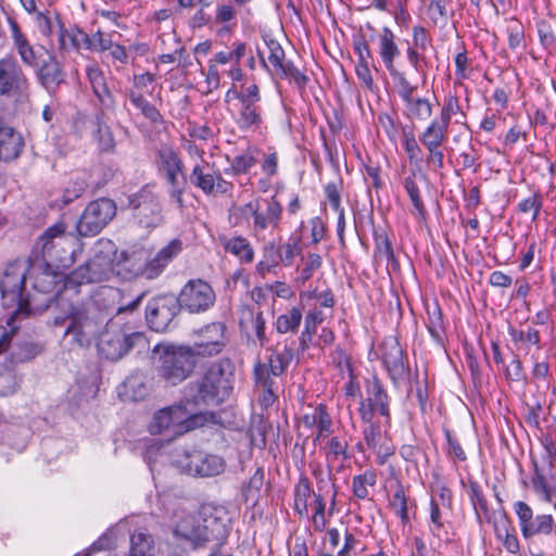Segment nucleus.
I'll return each mask as SVG.
<instances>
[{"instance_id": "obj_2", "label": "nucleus", "mask_w": 556, "mask_h": 556, "mask_svg": "<svg viewBox=\"0 0 556 556\" xmlns=\"http://www.w3.org/2000/svg\"><path fill=\"white\" fill-rule=\"evenodd\" d=\"M63 222L48 227L36 241L29 255H36L37 268L51 266L55 270H66L74 264V237L66 235Z\"/></svg>"}, {"instance_id": "obj_1", "label": "nucleus", "mask_w": 556, "mask_h": 556, "mask_svg": "<svg viewBox=\"0 0 556 556\" xmlns=\"http://www.w3.org/2000/svg\"><path fill=\"white\" fill-rule=\"evenodd\" d=\"M235 364L228 357L213 362L195 380L185 386V403L197 413L206 414V424L214 422L216 414L210 410L223 404L231 394Z\"/></svg>"}, {"instance_id": "obj_28", "label": "nucleus", "mask_w": 556, "mask_h": 556, "mask_svg": "<svg viewBox=\"0 0 556 556\" xmlns=\"http://www.w3.org/2000/svg\"><path fill=\"white\" fill-rule=\"evenodd\" d=\"M58 42L60 51L87 50L90 43L89 34L77 26L66 28L63 23H59Z\"/></svg>"}, {"instance_id": "obj_16", "label": "nucleus", "mask_w": 556, "mask_h": 556, "mask_svg": "<svg viewBox=\"0 0 556 556\" xmlns=\"http://www.w3.org/2000/svg\"><path fill=\"white\" fill-rule=\"evenodd\" d=\"M226 331L227 326L222 321L203 326L194 332L195 340L190 345L191 351L199 359L220 354L227 344Z\"/></svg>"}, {"instance_id": "obj_24", "label": "nucleus", "mask_w": 556, "mask_h": 556, "mask_svg": "<svg viewBox=\"0 0 556 556\" xmlns=\"http://www.w3.org/2000/svg\"><path fill=\"white\" fill-rule=\"evenodd\" d=\"M418 178L424 180L427 179L420 167L410 168L409 175L403 179L402 184L413 205V210L410 211L412 214L419 220H426L428 211L421 195Z\"/></svg>"}, {"instance_id": "obj_63", "label": "nucleus", "mask_w": 556, "mask_h": 556, "mask_svg": "<svg viewBox=\"0 0 556 556\" xmlns=\"http://www.w3.org/2000/svg\"><path fill=\"white\" fill-rule=\"evenodd\" d=\"M96 139L98 150L101 153H113L115 151V139L109 126L98 123Z\"/></svg>"}, {"instance_id": "obj_62", "label": "nucleus", "mask_w": 556, "mask_h": 556, "mask_svg": "<svg viewBox=\"0 0 556 556\" xmlns=\"http://www.w3.org/2000/svg\"><path fill=\"white\" fill-rule=\"evenodd\" d=\"M231 51H220L217 52L211 62L216 64H227L231 61L233 63H240L241 60L245 56L247 53V43L243 41H233Z\"/></svg>"}, {"instance_id": "obj_10", "label": "nucleus", "mask_w": 556, "mask_h": 556, "mask_svg": "<svg viewBox=\"0 0 556 556\" xmlns=\"http://www.w3.org/2000/svg\"><path fill=\"white\" fill-rule=\"evenodd\" d=\"M132 218L142 228H155L163 222L162 205L153 186L144 185L128 197Z\"/></svg>"}, {"instance_id": "obj_43", "label": "nucleus", "mask_w": 556, "mask_h": 556, "mask_svg": "<svg viewBox=\"0 0 556 556\" xmlns=\"http://www.w3.org/2000/svg\"><path fill=\"white\" fill-rule=\"evenodd\" d=\"M241 105L242 108L238 119L239 128L241 130L258 128L263 122L261 106L249 102Z\"/></svg>"}, {"instance_id": "obj_7", "label": "nucleus", "mask_w": 556, "mask_h": 556, "mask_svg": "<svg viewBox=\"0 0 556 556\" xmlns=\"http://www.w3.org/2000/svg\"><path fill=\"white\" fill-rule=\"evenodd\" d=\"M27 268L22 261L9 263L0 279L2 304L7 308L15 307L16 314L30 313V296L26 291Z\"/></svg>"}, {"instance_id": "obj_35", "label": "nucleus", "mask_w": 556, "mask_h": 556, "mask_svg": "<svg viewBox=\"0 0 556 556\" xmlns=\"http://www.w3.org/2000/svg\"><path fill=\"white\" fill-rule=\"evenodd\" d=\"M316 494L309 479L301 473L293 489V509L299 517H306L308 514V498Z\"/></svg>"}, {"instance_id": "obj_53", "label": "nucleus", "mask_w": 556, "mask_h": 556, "mask_svg": "<svg viewBox=\"0 0 556 556\" xmlns=\"http://www.w3.org/2000/svg\"><path fill=\"white\" fill-rule=\"evenodd\" d=\"M506 34L510 50L523 49L526 47L525 26L516 17L506 21Z\"/></svg>"}, {"instance_id": "obj_6", "label": "nucleus", "mask_w": 556, "mask_h": 556, "mask_svg": "<svg viewBox=\"0 0 556 556\" xmlns=\"http://www.w3.org/2000/svg\"><path fill=\"white\" fill-rule=\"evenodd\" d=\"M146 344L147 338L143 332L130 331L125 325L121 326L116 320L110 319L99 339L98 350L102 357L116 362L136 348L143 349Z\"/></svg>"}, {"instance_id": "obj_8", "label": "nucleus", "mask_w": 556, "mask_h": 556, "mask_svg": "<svg viewBox=\"0 0 556 556\" xmlns=\"http://www.w3.org/2000/svg\"><path fill=\"white\" fill-rule=\"evenodd\" d=\"M181 309L173 293H162L151 298L144 308L148 328L154 332H168L179 326Z\"/></svg>"}, {"instance_id": "obj_52", "label": "nucleus", "mask_w": 556, "mask_h": 556, "mask_svg": "<svg viewBox=\"0 0 556 556\" xmlns=\"http://www.w3.org/2000/svg\"><path fill=\"white\" fill-rule=\"evenodd\" d=\"M243 318L250 319L255 332V336L260 342L261 346H264L268 342V338L266 336V320L264 318L263 312L254 313V311L247 306L242 311V318L240 319V326L243 325Z\"/></svg>"}, {"instance_id": "obj_5", "label": "nucleus", "mask_w": 556, "mask_h": 556, "mask_svg": "<svg viewBox=\"0 0 556 556\" xmlns=\"http://www.w3.org/2000/svg\"><path fill=\"white\" fill-rule=\"evenodd\" d=\"M206 414L194 412L185 403L182 395L178 403L159 409L154 413L149 426L152 434H162L172 430L174 435H182L206 425Z\"/></svg>"}, {"instance_id": "obj_48", "label": "nucleus", "mask_w": 556, "mask_h": 556, "mask_svg": "<svg viewBox=\"0 0 556 556\" xmlns=\"http://www.w3.org/2000/svg\"><path fill=\"white\" fill-rule=\"evenodd\" d=\"M375 242V255L380 258H386L388 262L395 263V255L392 243L382 228H374L372 231Z\"/></svg>"}, {"instance_id": "obj_14", "label": "nucleus", "mask_w": 556, "mask_h": 556, "mask_svg": "<svg viewBox=\"0 0 556 556\" xmlns=\"http://www.w3.org/2000/svg\"><path fill=\"white\" fill-rule=\"evenodd\" d=\"M180 309L185 308L191 314H200L208 311L216 301V294L212 286L203 279H191L176 295Z\"/></svg>"}, {"instance_id": "obj_4", "label": "nucleus", "mask_w": 556, "mask_h": 556, "mask_svg": "<svg viewBox=\"0 0 556 556\" xmlns=\"http://www.w3.org/2000/svg\"><path fill=\"white\" fill-rule=\"evenodd\" d=\"M269 353L267 361L257 359L253 365V380L257 388L262 389L261 404L271 406L277 400L276 379L282 376L294 357V350L291 345L285 344L280 351L278 345L267 348Z\"/></svg>"}, {"instance_id": "obj_38", "label": "nucleus", "mask_w": 556, "mask_h": 556, "mask_svg": "<svg viewBox=\"0 0 556 556\" xmlns=\"http://www.w3.org/2000/svg\"><path fill=\"white\" fill-rule=\"evenodd\" d=\"M175 535L189 541L193 548L203 547L212 540V532L206 526H192L191 529H186L185 526H178Z\"/></svg>"}, {"instance_id": "obj_50", "label": "nucleus", "mask_w": 556, "mask_h": 556, "mask_svg": "<svg viewBox=\"0 0 556 556\" xmlns=\"http://www.w3.org/2000/svg\"><path fill=\"white\" fill-rule=\"evenodd\" d=\"M495 538L502 542L503 546L509 554H517L520 551L519 539L516 534L514 527L502 528L500 522H493L492 525Z\"/></svg>"}, {"instance_id": "obj_13", "label": "nucleus", "mask_w": 556, "mask_h": 556, "mask_svg": "<svg viewBox=\"0 0 556 556\" xmlns=\"http://www.w3.org/2000/svg\"><path fill=\"white\" fill-rule=\"evenodd\" d=\"M544 447L547 455L544 464L539 465L535 460H532L531 484L533 491L544 502L549 503L556 495V448L551 441H547Z\"/></svg>"}, {"instance_id": "obj_12", "label": "nucleus", "mask_w": 556, "mask_h": 556, "mask_svg": "<svg viewBox=\"0 0 556 556\" xmlns=\"http://www.w3.org/2000/svg\"><path fill=\"white\" fill-rule=\"evenodd\" d=\"M30 83L14 58L0 60V98L22 102L29 94Z\"/></svg>"}, {"instance_id": "obj_3", "label": "nucleus", "mask_w": 556, "mask_h": 556, "mask_svg": "<svg viewBox=\"0 0 556 556\" xmlns=\"http://www.w3.org/2000/svg\"><path fill=\"white\" fill-rule=\"evenodd\" d=\"M153 353L156 356L157 377L170 387H176L190 378L199 362L189 344H157Z\"/></svg>"}, {"instance_id": "obj_21", "label": "nucleus", "mask_w": 556, "mask_h": 556, "mask_svg": "<svg viewBox=\"0 0 556 556\" xmlns=\"http://www.w3.org/2000/svg\"><path fill=\"white\" fill-rule=\"evenodd\" d=\"M463 488L466 490L470 504L472 505L476 520L482 526L484 522L493 525L496 522V513L491 511L486 495L480 483L471 478L467 482L460 481Z\"/></svg>"}, {"instance_id": "obj_31", "label": "nucleus", "mask_w": 556, "mask_h": 556, "mask_svg": "<svg viewBox=\"0 0 556 556\" xmlns=\"http://www.w3.org/2000/svg\"><path fill=\"white\" fill-rule=\"evenodd\" d=\"M238 10L232 2L217 3L215 8L214 24L220 27L216 30L217 37L231 35L238 25Z\"/></svg>"}, {"instance_id": "obj_54", "label": "nucleus", "mask_w": 556, "mask_h": 556, "mask_svg": "<svg viewBox=\"0 0 556 556\" xmlns=\"http://www.w3.org/2000/svg\"><path fill=\"white\" fill-rule=\"evenodd\" d=\"M405 106L406 116L410 119L426 121L432 115V104L426 98H414Z\"/></svg>"}, {"instance_id": "obj_44", "label": "nucleus", "mask_w": 556, "mask_h": 556, "mask_svg": "<svg viewBox=\"0 0 556 556\" xmlns=\"http://www.w3.org/2000/svg\"><path fill=\"white\" fill-rule=\"evenodd\" d=\"M448 127L439 123V119L434 118L419 136V141L422 146L437 144L443 146L447 139Z\"/></svg>"}, {"instance_id": "obj_59", "label": "nucleus", "mask_w": 556, "mask_h": 556, "mask_svg": "<svg viewBox=\"0 0 556 556\" xmlns=\"http://www.w3.org/2000/svg\"><path fill=\"white\" fill-rule=\"evenodd\" d=\"M402 144L407 154L410 164H415L416 168L420 167L419 163L422 161V150L416 140L413 129H403Z\"/></svg>"}, {"instance_id": "obj_56", "label": "nucleus", "mask_w": 556, "mask_h": 556, "mask_svg": "<svg viewBox=\"0 0 556 556\" xmlns=\"http://www.w3.org/2000/svg\"><path fill=\"white\" fill-rule=\"evenodd\" d=\"M278 252L280 254L279 261L285 267L293 264L294 258L302 252L301 237L296 235L290 236L286 243L278 244Z\"/></svg>"}, {"instance_id": "obj_51", "label": "nucleus", "mask_w": 556, "mask_h": 556, "mask_svg": "<svg viewBox=\"0 0 556 556\" xmlns=\"http://www.w3.org/2000/svg\"><path fill=\"white\" fill-rule=\"evenodd\" d=\"M276 70L279 72V76L282 79H288L290 83H293L301 92L305 90L308 77L302 73L292 61L288 60L282 62L281 66H278Z\"/></svg>"}, {"instance_id": "obj_30", "label": "nucleus", "mask_w": 556, "mask_h": 556, "mask_svg": "<svg viewBox=\"0 0 556 556\" xmlns=\"http://www.w3.org/2000/svg\"><path fill=\"white\" fill-rule=\"evenodd\" d=\"M218 240L225 252L237 257L241 264H251L253 262L254 249L245 237L235 236L228 238L220 236Z\"/></svg>"}, {"instance_id": "obj_22", "label": "nucleus", "mask_w": 556, "mask_h": 556, "mask_svg": "<svg viewBox=\"0 0 556 556\" xmlns=\"http://www.w3.org/2000/svg\"><path fill=\"white\" fill-rule=\"evenodd\" d=\"M353 49L357 55L355 73L358 79L370 89L374 85V78L369 68V60L372 59V53L369 48V40L366 38L362 28L353 36Z\"/></svg>"}, {"instance_id": "obj_37", "label": "nucleus", "mask_w": 556, "mask_h": 556, "mask_svg": "<svg viewBox=\"0 0 556 556\" xmlns=\"http://www.w3.org/2000/svg\"><path fill=\"white\" fill-rule=\"evenodd\" d=\"M278 244L275 241H269L264 244L262 249V260L256 264V273L265 278L269 273H277L280 267L281 261H279Z\"/></svg>"}, {"instance_id": "obj_49", "label": "nucleus", "mask_w": 556, "mask_h": 556, "mask_svg": "<svg viewBox=\"0 0 556 556\" xmlns=\"http://www.w3.org/2000/svg\"><path fill=\"white\" fill-rule=\"evenodd\" d=\"M536 29L542 47L552 52L556 48V20H540Z\"/></svg>"}, {"instance_id": "obj_20", "label": "nucleus", "mask_w": 556, "mask_h": 556, "mask_svg": "<svg viewBox=\"0 0 556 556\" xmlns=\"http://www.w3.org/2000/svg\"><path fill=\"white\" fill-rule=\"evenodd\" d=\"M189 472L200 477H215L225 471V459L216 454L193 450L186 455Z\"/></svg>"}, {"instance_id": "obj_11", "label": "nucleus", "mask_w": 556, "mask_h": 556, "mask_svg": "<svg viewBox=\"0 0 556 556\" xmlns=\"http://www.w3.org/2000/svg\"><path fill=\"white\" fill-rule=\"evenodd\" d=\"M116 203L109 198L91 201L76 223V231L80 237H94L115 217Z\"/></svg>"}, {"instance_id": "obj_33", "label": "nucleus", "mask_w": 556, "mask_h": 556, "mask_svg": "<svg viewBox=\"0 0 556 556\" xmlns=\"http://www.w3.org/2000/svg\"><path fill=\"white\" fill-rule=\"evenodd\" d=\"M87 77L91 85L94 96L98 98L101 105L105 109H111L115 104L114 97L108 87L105 76L99 66L87 67Z\"/></svg>"}, {"instance_id": "obj_26", "label": "nucleus", "mask_w": 556, "mask_h": 556, "mask_svg": "<svg viewBox=\"0 0 556 556\" xmlns=\"http://www.w3.org/2000/svg\"><path fill=\"white\" fill-rule=\"evenodd\" d=\"M153 164L159 176L185 172L180 153L168 144H163L155 150Z\"/></svg>"}, {"instance_id": "obj_64", "label": "nucleus", "mask_w": 556, "mask_h": 556, "mask_svg": "<svg viewBox=\"0 0 556 556\" xmlns=\"http://www.w3.org/2000/svg\"><path fill=\"white\" fill-rule=\"evenodd\" d=\"M392 79L395 81L397 87V93L404 103L414 99V92L417 90V86L412 85L405 77L404 73L399 70L389 73Z\"/></svg>"}, {"instance_id": "obj_41", "label": "nucleus", "mask_w": 556, "mask_h": 556, "mask_svg": "<svg viewBox=\"0 0 556 556\" xmlns=\"http://www.w3.org/2000/svg\"><path fill=\"white\" fill-rule=\"evenodd\" d=\"M130 103L137 108L141 114L149 119L152 124H163L164 118L160 111L150 103L142 93L135 90L128 92Z\"/></svg>"}, {"instance_id": "obj_55", "label": "nucleus", "mask_w": 556, "mask_h": 556, "mask_svg": "<svg viewBox=\"0 0 556 556\" xmlns=\"http://www.w3.org/2000/svg\"><path fill=\"white\" fill-rule=\"evenodd\" d=\"M427 314H428L427 329H428L430 336L433 338V340L437 343L443 344L445 328H444L443 316H442L440 306L435 305L432 311L428 309Z\"/></svg>"}, {"instance_id": "obj_19", "label": "nucleus", "mask_w": 556, "mask_h": 556, "mask_svg": "<svg viewBox=\"0 0 556 556\" xmlns=\"http://www.w3.org/2000/svg\"><path fill=\"white\" fill-rule=\"evenodd\" d=\"M40 49L46 58L34 68L38 83L48 91H55L66 81V73L63 65L58 61L55 54L43 46Z\"/></svg>"}, {"instance_id": "obj_15", "label": "nucleus", "mask_w": 556, "mask_h": 556, "mask_svg": "<svg viewBox=\"0 0 556 556\" xmlns=\"http://www.w3.org/2000/svg\"><path fill=\"white\" fill-rule=\"evenodd\" d=\"M513 508L518 518L522 538L526 541L538 535H549L556 529V522L552 515L539 514L534 516L531 506L523 501L515 502Z\"/></svg>"}, {"instance_id": "obj_17", "label": "nucleus", "mask_w": 556, "mask_h": 556, "mask_svg": "<svg viewBox=\"0 0 556 556\" xmlns=\"http://www.w3.org/2000/svg\"><path fill=\"white\" fill-rule=\"evenodd\" d=\"M381 361L388 376L395 389H400L402 382L409 378L410 369L404 351L395 337H387L381 345Z\"/></svg>"}, {"instance_id": "obj_60", "label": "nucleus", "mask_w": 556, "mask_h": 556, "mask_svg": "<svg viewBox=\"0 0 556 556\" xmlns=\"http://www.w3.org/2000/svg\"><path fill=\"white\" fill-rule=\"evenodd\" d=\"M508 334L510 336L514 343L535 345L539 350L541 349L540 331L533 327H528L527 329H516L510 326L508 328Z\"/></svg>"}, {"instance_id": "obj_27", "label": "nucleus", "mask_w": 556, "mask_h": 556, "mask_svg": "<svg viewBox=\"0 0 556 556\" xmlns=\"http://www.w3.org/2000/svg\"><path fill=\"white\" fill-rule=\"evenodd\" d=\"M182 251V241L179 238L170 240L156 255L147 263L148 278L157 277L164 268Z\"/></svg>"}, {"instance_id": "obj_9", "label": "nucleus", "mask_w": 556, "mask_h": 556, "mask_svg": "<svg viewBox=\"0 0 556 556\" xmlns=\"http://www.w3.org/2000/svg\"><path fill=\"white\" fill-rule=\"evenodd\" d=\"M68 325L66 336H72V341L79 346L90 343V336L94 334L103 324L105 317L89 304H68Z\"/></svg>"}, {"instance_id": "obj_42", "label": "nucleus", "mask_w": 556, "mask_h": 556, "mask_svg": "<svg viewBox=\"0 0 556 556\" xmlns=\"http://www.w3.org/2000/svg\"><path fill=\"white\" fill-rule=\"evenodd\" d=\"M390 508L401 519L403 526L409 522L408 516V497L405 494L403 484L397 481L394 493L389 501Z\"/></svg>"}, {"instance_id": "obj_40", "label": "nucleus", "mask_w": 556, "mask_h": 556, "mask_svg": "<svg viewBox=\"0 0 556 556\" xmlns=\"http://www.w3.org/2000/svg\"><path fill=\"white\" fill-rule=\"evenodd\" d=\"M168 186V197L181 210L185 207L184 193L187 188V179L184 173H170L160 176Z\"/></svg>"}, {"instance_id": "obj_32", "label": "nucleus", "mask_w": 556, "mask_h": 556, "mask_svg": "<svg viewBox=\"0 0 556 556\" xmlns=\"http://www.w3.org/2000/svg\"><path fill=\"white\" fill-rule=\"evenodd\" d=\"M24 147L22 136L11 127H0V161L10 162L21 154Z\"/></svg>"}, {"instance_id": "obj_57", "label": "nucleus", "mask_w": 556, "mask_h": 556, "mask_svg": "<svg viewBox=\"0 0 556 556\" xmlns=\"http://www.w3.org/2000/svg\"><path fill=\"white\" fill-rule=\"evenodd\" d=\"M543 194L540 191H535L528 198L522 199L517 204L516 211L520 214L531 213V220L536 222L543 207Z\"/></svg>"}, {"instance_id": "obj_39", "label": "nucleus", "mask_w": 556, "mask_h": 556, "mask_svg": "<svg viewBox=\"0 0 556 556\" xmlns=\"http://www.w3.org/2000/svg\"><path fill=\"white\" fill-rule=\"evenodd\" d=\"M230 166L225 169V174L232 176H240L248 174L253 166L257 163L255 150L248 148L244 152L235 155L232 159L227 156Z\"/></svg>"}, {"instance_id": "obj_23", "label": "nucleus", "mask_w": 556, "mask_h": 556, "mask_svg": "<svg viewBox=\"0 0 556 556\" xmlns=\"http://www.w3.org/2000/svg\"><path fill=\"white\" fill-rule=\"evenodd\" d=\"M36 257V255H29L27 258V278L31 280L34 290L40 293H50L59 281V270L51 266L37 268L35 265L39 262Z\"/></svg>"}, {"instance_id": "obj_29", "label": "nucleus", "mask_w": 556, "mask_h": 556, "mask_svg": "<svg viewBox=\"0 0 556 556\" xmlns=\"http://www.w3.org/2000/svg\"><path fill=\"white\" fill-rule=\"evenodd\" d=\"M401 50L395 42L394 33L384 26L379 35V55L388 73L397 70L395 60L400 56Z\"/></svg>"}, {"instance_id": "obj_46", "label": "nucleus", "mask_w": 556, "mask_h": 556, "mask_svg": "<svg viewBox=\"0 0 556 556\" xmlns=\"http://www.w3.org/2000/svg\"><path fill=\"white\" fill-rule=\"evenodd\" d=\"M377 483V473L372 469L365 470L361 475H356L352 479V493L357 500L368 498V486Z\"/></svg>"}, {"instance_id": "obj_25", "label": "nucleus", "mask_w": 556, "mask_h": 556, "mask_svg": "<svg viewBox=\"0 0 556 556\" xmlns=\"http://www.w3.org/2000/svg\"><path fill=\"white\" fill-rule=\"evenodd\" d=\"M9 22L12 31L13 45L21 58V61L24 65L35 68L40 63L41 59H43L40 53L41 49H35L14 20H10Z\"/></svg>"}, {"instance_id": "obj_45", "label": "nucleus", "mask_w": 556, "mask_h": 556, "mask_svg": "<svg viewBox=\"0 0 556 556\" xmlns=\"http://www.w3.org/2000/svg\"><path fill=\"white\" fill-rule=\"evenodd\" d=\"M349 442L344 437H331L326 444V458L328 462H346L352 455L348 452Z\"/></svg>"}, {"instance_id": "obj_34", "label": "nucleus", "mask_w": 556, "mask_h": 556, "mask_svg": "<svg viewBox=\"0 0 556 556\" xmlns=\"http://www.w3.org/2000/svg\"><path fill=\"white\" fill-rule=\"evenodd\" d=\"M214 170L213 166L211 167L208 163L202 160L193 166L189 175V181L204 194L211 195L213 194Z\"/></svg>"}, {"instance_id": "obj_61", "label": "nucleus", "mask_w": 556, "mask_h": 556, "mask_svg": "<svg viewBox=\"0 0 556 556\" xmlns=\"http://www.w3.org/2000/svg\"><path fill=\"white\" fill-rule=\"evenodd\" d=\"M115 35L121 36L117 31L105 33L98 29L89 35L90 43L87 46V50L100 54L106 52Z\"/></svg>"}, {"instance_id": "obj_47", "label": "nucleus", "mask_w": 556, "mask_h": 556, "mask_svg": "<svg viewBox=\"0 0 556 556\" xmlns=\"http://www.w3.org/2000/svg\"><path fill=\"white\" fill-rule=\"evenodd\" d=\"M302 317L301 309L295 306L287 311L285 314L279 315L275 323L277 332H296L300 328Z\"/></svg>"}, {"instance_id": "obj_18", "label": "nucleus", "mask_w": 556, "mask_h": 556, "mask_svg": "<svg viewBox=\"0 0 556 556\" xmlns=\"http://www.w3.org/2000/svg\"><path fill=\"white\" fill-rule=\"evenodd\" d=\"M366 391L367 397L365 400H361L358 407V414L362 421H370V416H374L375 413H378L381 417L384 418L386 426L390 427L391 399L384 389L382 381L377 376H374L372 379L368 381Z\"/></svg>"}, {"instance_id": "obj_36", "label": "nucleus", "mask_w": 556, "mask_h": 556, "mask_svg": "<svg viewBox=\"0 0 556 556\" xmlns=\"http://www.w3.org/2000/svg\"><path fill=\"white\" fill-rule=\"evenodd\" d=\"M45 350L43 344L31 340L17 341L11 345L10 358L13 364L34 359Z\"/></svg>"}, {"instance_id": "obj_58", "label": "nucleus", "mask_w": 556, "mask_h": 556, "mask_svg": "<svg viewBox=\"0 0 556 556\" xmlns=\"http://www.w3.org/2000/svg\"><path fill=\"white\" fill-rule=\"evenodd\" d=\"M129 556H153V540L151 535L138 532L130 536Z\"/></svg>"}]
</instances>
